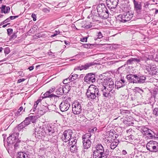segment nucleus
I'll list each match as a JSON object with an SVG mask.
<instances>
[{"label":"nucleus","instance_id":"052dcab7","mask_svg":"<svg viewBox=\"0 0 158 158\" xmlns=\"http://www.w3.org/2000/svg\"><path fill=\"white\" fill-rule=\"evenodd\" d=\"M23 109V107L22 106H21L18 111L20 112Z\"/></svg>","mask_w":158,"mask_h":158},{"label":"nucleus","instance_id":"a211bd4d","mask_svg":"<svg viewBox=\"0 0 158 158\" xmlns=\"http://www.w3.org/2000/svg\"><path fill=\"white\" fill-rule=\"evenodd\" d=\"M136 77L137 75L136 74H129L126 76V78L129 82L133 83L137 82L136 81Z\"/></svg>","mask_w":158,"mask_h":158},{"label":"nucleus","instance_id":"3c124183","mask_svg":"<svg viewBox=\"0 0 158 158\" xmlns=\"http://www.w3.org/2000/svg\"><path fill=\"white\" fill-rule=\"evenodd\" d=\"M92 27V26L91 24H89L88 25H85L84 27L86 29H88L91 28Z\"/></svg>","mask_w":158,"mask_h":158},{"label":"nucleus","instance_id":"39448f33","mask_svg":"<svg viewBox=\"0 0 158 158\" xmlns=\"http://www.w3.org/2000/svg\"><path fill=\"white\" fill-rule=\"evenodd\" d=\"M134 15V13L131 11H128L123 14H121L117 16V21L123 23L126 22L131 20Z\"/></svg>","mask_w":158,"mask_h":158},{"label":"nucleus","instance_id":"5fc2aeb1","mask_svg":"<svg viewBox=\"0 0 158 158\" xmlns=\"http://www.w3.org/2000/svg\"><path fill=\"white\" fill-rule=\"evenodd\" d=\"M25 80L24 78L19 79L18 81V83H19L22 82L23 81Z\"/></svg>","mask_w":158,"mask_h":158},{"label":"nucleus","instance_id":"4468645a","mask_svg":"<svg viewBox=\"0 0 158 158\" xmlns=\"http://www.w3.org/2000/svg\"><path fill=\"white\" fill-rule=\"evenodd\" d=\"M70 107L69 103L67 101L62 102L60 105V109L62 112L67 111Z\"/></svg>","mask_w":158,"mask_h":158},{"label":"nucleus","instance_id":"e2e57ef3","mask_svg":"<svg viewBox=\"0 0 158 158\" xmlns=\"http://www.w3.org/2000/svg\"><path fill=\"white\" fill-rule=\"evenodd\" d=\"M16 37V35L15 34H14L12 35L11 37V39H13L14 38H15Z\"/></svg>","mask_w":158,"mask_h":158},{"label":"nucleus","instance_id":"49530a36","mask_svg":"<svg viewBox=\"0 0 158 158\" xmlns=\"http://www.w3.org/2000/svg\"><path fill=\"white\" fill-rule=\"evenodd\" d=\"M87 37H85L81 38V41L82 42H86L87 41Z\"/></svg>","mask_w":158,"mask_h":158},{"label":"nucleus","instance_id":"58836bf2","mask_svg":"<svg viewBox=\"0 0 158 158\" xmlns=\"http://www.w3.org/2000/svg\"><path fill=\"white\" fill-rule=\"evenodd\" d=\"M133 58H131L130 59L128 60L127 61V64H133L134 63V61L133 60Z\"/></svg>","mask_w":158,"mask_h":158},{"label":"nucleus","instance_id":"9b49d317","mask_svg":"<svg viewBox=\"0 0 158 158\" xmlns=\"http://www.w3.org/2000/svg\"><path fill=\"white\" fill-rule=\"evenodd\" d=\"M118 1V0H106L107 6L110 12L115 9Z\"/></svg>","mask_w":158,"mask_h":158},{"label":"nucleus","instance_id":"393cba45","mask_svg":"<svg viewBox=\"0 0 158 158\" xmlns=\"http://www.w3.org/2000/svg\"><path fill=\"white\" fill-rule=\"evenodd\" d=\"M62 86L64 94H66L68 93L71 89L70 84H66L63 85Z\"/></svg>","mask_w":158,"mask_h":158},{"label":"nucleus","instance_id":"bb28decb","mask_svg":"<svg viewBox=\"0 0 158 158\" xmlns=\"http://www.w3.org/2000/svg\"><path fill=\"white\" fill-rule=\"evenodd\" d=\"M27 154L23 152H19L16 155V158H27Z\"/></svg>","mask_w":158,"mask_h":158},{"label":"nucleus","instance_id":"aec40b11","mask_svg":"<svg viewBox=\"0 0 158 158\" xmlns=\"http://www.w3.org/2000/svg\"><path fill=\"white\" fill-rule=\"evenodd\" d=\"M135 9L137 11H139L142 9V6L140 2H138L135 0H133Z\"/></svg>","mask_w":158,"mask_h":158},{"label":"nucleus","instance_id":"423d86ee","mask_svg":"<svg viewBox=\"0 0 158 158\" xmlns=\"http://www.w3.org/2000/svg\"><path fill=\"white\" fill-rule=\"evenodd\" d=\"M83 104L76 101L72 104V111L73 113L75 114H80L82 110Z\"/></svg>","mask_w":158,"mask_h":158},{"label":"nucleus","instance_id":"b1692460","mask_svg":"<svg viewBox=\"0 0 158 158\" xmlns=\"http://www.w3.org/2000/svg\"><path fill=\"white\" fill-rule=\"evenodd\" d=\"M1 9V13H7L10 11V8L8 6H6L5 5H2Z\"/></svg>","mask_w":158,"mask_h":158},{"label":"nucleus","instance_id":"412c9836","mask_svg":"<svg viewBox=\"0 0 158 158\" xmlns=\"http://www.w3.org/2000/svg\"><path fill=\"white\" fill-rule=\"evenodd\" d=\"M125 85V81L123 79H121L119 81H117L115 82V86L118 88L124 86Z\"/></svg>","mask_w":158,"mask_h":158},{"label":"nucleus","instance_id":"603ef678","mask_svg":"<svg viewBox=\"0 0 158 158\" xmlns=\"http://www.w3.org/2000/svg\"><path fill=\"white\" fill-rule=\"evenodd\" d=\"M18 16H10V20H13L15 19L18 17Z\"/></svg>","mask_w":158,"mask_h":158},{"label":"nucleus","instance_id":"9d476101","mask_svg":"<svg viewBox=\"0 0 158 158\" xmlns=\"http://www.w3.org/2000/svg\"><path fill=\"white\" fill-rule=\"evenodd\" d=\"M146 73L150 75H156L157 73V69L155 65L146 66L145 67Z\"/></svg>","mask_w":158,"mask_h":158},{"label":"nucleus","instance_id":"bf43d9fd","mask_svg":"<svg viewBox=\"0 0 158 158\" xmlns=\"http://www.w3.org/2000/svg\"><path fill=\"white\" fill-rule=\"evenodd\" d=\"M57 35H58L57 33H56V32H55L54 34L52 35H51V37H54V36H56Z\"/></svg>","mask_w":158,"mask_h":158},{"label":"nucleus","instance_id":"2eb2a0df","mask_svg":"<svg viewBox=\"0 0 158 158\" xmlns=\"http://www.w3.org/2000/svg\"><path fill=\"white\" fill-rule=\"evenodd\" d=\"M46 132L44 129H40L38 131L35 132V136L38 139H42L45 137Z\"/></svg>","mask_w":158,"mask_h":158},{"label":"nucleus","instance_id":"ddd939ff","mask_svg":"<svg viewBox=\"0 0 158 158\" xmlns=\"http://www.w3.org/2000/svg\"><path fill=\"white\" fill-rule=\"evenodd\" d=\"M96 64V63L94 62H91L85 64L84 65H82L77 66L76 68H74V70H86L88 69L90 67L93 65H94Z\"/></svg>","mask_w":158,"mask_h":158},{"label":"nucleus","instance_id":"a18cd8bd","mask_svg":"<svg viewBox=\"0 0 158 158\" xmlns=\"http://www.w3.org/2000/svg\"><path fill=\"white\" fill-rule=\"evenodd\" d=\"M97 38L100 39L103 37L102 34L101 32H99L98 33Z\"/></svg>","mask_w":158,"mask_h":158},{"label":"nucleus","instance_id":"09e8293b","mask_svg":"<svg viewBox=\"0 0 158 158\" xmlns=\"http://www.w3.org/2000/svg\"><path fill=\"white\" fill-rule=\"evenodd\" d=\"M21 114L20 112L18 110L15 113V116L16 117L20 116Z\"/></svg>","mask_w":158,"mask_h":158},{"label":"nucleus","instance_id":"ea45409f","mask_svg":"<svg viewBox=\"0 0 158 158\" xmlns=\"http://www.w3.org/2000/svg\"><path fill=\"white\" fill-rule=\"evenodd\" d=\"M4 53L6 54H8L10 52V49L9 48H6L4 49Z\"/></svg>","mask_w":158,"mask_h":158},{"label":"nucleus","instance_id":"f03ea898","mask_svg":"<svg viewBox=\"0 0 158 158\" xmlns=\"http://www.w3.org/2000/svg\"><path fill=\"white\" fill-rule=\"evenodd\" d=\"M96 150L93 152V158H107L109 151L106 149L105 151L103 147L101 144H98L95 147Z\"/></svg>","mask_w":158,"mask_h":158},{"label":"nucleus","instance_id":"37998d69","mask_svg":"<svg viewBox=\"0 0 158 158\" xmlns=\"http://www.w3.org/2000/svg\"><path fill=\"white\" fill-rule=\"evenodd\" d=\"M7 33L8 35H10L13 32V29L11 28H9L7 29Z\"/></svg>","mask_w":158,"mask_h":158},{"label":"nucleus","instance_id":"473e14b6","mask_svg":"<svg viewBox=\"0 0 158 158\" xmlns=\"http://www.w3.org/2000/svg\"><path fill=\"white\" fill-rule=\"evenodd\" d=\"M95 44H84L83 46L84 48H92L94 47Z\"/></svg>","mask_w":158,"mask_h":158},{"label":"nucleus","instance_id":"1a4fd4ad","mask_svg":"<svg viewBox=\"0 0 158 158\" xmlns=\"http://www.w3.org/2000/svg\"><path fill=\"white\" fill-rule=\"evenodd\" d=\"M73 132L71 130H65L61 137L62 141L65 142L69 141L73 136Z\"/></svg>","mask_w":158,"mask_h":158},{"label":"nucleus","instance_id":"774afa93","mask_svg":"<svg viewBox=\"0 0 158 158\" xmlns=\"http://www.w3.org/2000/svg\"><path fill=\"white\" fill-rule=\"evenodd\" d=\"M10 23H8L7 24H5V25H3L2 26V27L4 28V27H6L8 25H9L10 24Z\"/></svg>","mask_w":158,"mask_h":158},{"label":"nucleus","instance_id":"6e6d98bb","mask_svg":"<svg viewBox=\"0 0 158 158\" xmlns=\"http://www.w3.org/2000/svg\"><path fill=\"white\" fill-rule=\"evenodd\" d=\"M150 129H148V131H145L144 132H143V135H147V134H148V132H149V131L150 130Z\"/></svg>","mask_w":158,"mask_h":158},{"label":"nucleus","instance_id":"20e7f679","mask_svg":"<svg viewBox=\"0 0 158 158\" xmlns=\"http://www.w3.org/2000/svg\"><path fill=\"white\" fill-rule=\"evenodd\" d=\"M97 10L99 16L102 19H106L109 17V11L104 4L102 3L98 5L97 7Z\"/></svg>","mask_w":158,"mask_h":158},{"label":"nucleus","instance_id":"f8f14e48","mask_svg":"<svg viewBox=\"0 0 158 158\" xmlns=\"http://www.w3.org/2000/svg\"><path fill=\"white\" fill-rule=\"evenodd\" d=\"M84 80L88 83L94 82L96 80L95 74L93 73H88L85 77Z\"/></svg>","mask_w":158,"mask_h":158},{"label":"nucleus","instance_id":"2f4dec72","mask_svg":"<svg viewBox=\"0 0 158 158\" xmlns=\"http://www.w3.org/2000/svg\"><path fill=\"white\" fill-rule=\"evenodd\" d=\"M118 141L117 140V141H115L114 142H112L110 145V148L112 149H114L117 146L118 144Z\"/></svg>","mask_w":158,"mask_h":158},{"label":"nucleus","instance_id":"0eeeda50","mask_svg":"<svg viewBox=\"0 0 158 158\" xmlns=\"http://www.w3.org/2000/svg\"><path fill=\"white\" fill-rule=\"evenodd\" d=\"M91 135L90 133H87L82 136L83 143L85 149H87L90 147L91 142L89 138H90Z\"/></svg>","mask_w":158,"mask_h":158},{"label":"nucleus","instance_id":"8fccbe9b","mask_svg":"<svg viewBox=\"0 0 158 158\" xmlns=\"http://www.w3.org/2000/svg\"><path fill=\"white\" fill-rule=\"evenodd\" d=\"M42 11L45 13H48L50 11V10L47 8L43 9Z\"/></svg>","mask_w":158,"mask_h":158},{"label":"nucleus","instance_id":"680f3d73","mask_svg":"<svg viewBox=\"0 0 158 158\" xmlns=\"http://www.w3.org/2000/svg\"><path fill=\"white\" fill-rule=\"evenodd\" d=\"M122 153L123 154V155H126V154H127V152L125 150H123L122 152Z\"/></svg>","mask_w":158,"mask_h":158},{"label":"nucleus","instance_id":"4c0bfd02","mask_svg":"<svg viewBox=\"0 0 158 158\" xmlns=\"http://www.w3.org/2000/svg\"><path fill=\"white\" fill-rule=\"evenodd\" d=\"M134 63H139L140 62L141 58L139 57L133 58Z\"/></svg>","mask_w":158,"mask_h":158},{"label":"nucleus","instance_id":"de8ad7c7","mask_svg":"<svg viewBox=\"0 0 158 158\" xmlns=\"http://www.w3.org/2000/svg\"><path fill=\"white\" fill-rule=\"evenodd\" d=\"M38 104L37 103H36L35 102L34 104V106L33 107V112H35V110H36V108L37 107V106H38Z\"/></svg>","mask_w":158,"mask_h":158},{"label":"nucleus","instance_id":"f257e3e1","mask_svg":"<svg viewBox=\"0 0 158 158\" xmlns=\"http://www.w3.org/2000/svg\"><path fill=\"white\" fill-rule=\"evenodd\" d=\"M35 118L34 115L30 116L27 117L23 122L15 127L13 130V133L7 138V141L8 144H13L18 140L19 132L23 129L25 128L26 127L30 124L31 122L34 123Z\"/></svg>","mask_w":158,"mask_h":158},{"label":"nucleus","instance_id":"c756f323","mask_svg":"<svg viewBox=\"0 0 158 158\" xmlns=\"http://www.w3.org/2000/svg\"><path fill=\"white\" fill-rule=\"evenodd\" d=\"M110 82H109V88L110 89V90H112L114 87V81L113 80L111 79H109Z\"/></svg>","mask_w":158,"mask_h":158},{"label":"nucleus","instance_id":"e433bc0d","mask_svg":"<svg viewBox=\"0 0 158 158\" xmlns=\"http://www.w3.org/2000/svg\"><path fill=\"white\" fill-rule=\"evenodd\" d=\"M21 141L19 139L17 140L16 141L15 143L14 147L15 149H17L18 148L19 146V144L20 143Z\"/></svg>","mask_w":158,"mask_h":158},{"label":"nucleus","instance_id":"dca6fc26","mask_svg":"<svg viewBox=\"0 0 158 158\" xmlns=\"http://www.w3.org/2000/svg\"><path fill=\"white\" fill-rule=\"evenodd\" d=\"M43 129L44 130L46 134H48L49 135H52L55 132L53 128L50 125L47 124L46 126L45 125L43 127Z\"/></svg>","mask_w":158,"mask_h":158},{"label":"nucleus","instance_id":"4d7b16f0","mask_svg":"<svg viewBox=\"0 0 158 158\" xmlns=\"http://www.w3.org/2000/svg\"><path fill=\"white\" fill-rule=\"evenodd\" d=\"M34 69V67L33 66H31L30 67H29L28 69L30 71Z\"/></svg>","mask_w":158,"mask_h":158},{"label":"nucleus","instance_id":"c9c22d12","mask_svg":"<svg viewBox=\"0 0 158 158\" xmlns=\"http://www.w3.org/2000/svg\"><path fill=\"white\" fill-rule=\"evenodd\" d=\"M152 113L156 116H158V108H155L153 110Z\"/></svg>","mask_w":158,"mask_h":158},{"label":"nucleus","instance_id":"7ed1b4c3","mask_svg":"<svg viewBox=\"0 0 158 158\" xmlns=\"http://www.w3.org/2000/svg\"><path fill=\"white\" fill-rule=\"evenodd\" d=\"M87 98L90 100H94L98 98L101 96L99 89L97 87L93 85H90L86 94Z\"/></svg>","mask_w":158,"mask_h":158},{"label":"nucleus","instance_id":"79ce46f5","mask_svg":"<svg viewBox=\"0 0 158 158\" xmlns=\"http://www.w3.org/2000/svg\"><path fill=\"white\" fill-rule=\"evenodd\" d=\"M55 89L56 87L54 86H53L48 91L49 93H50V94H51L53 92Z\"/></svg>","mask_w":158,"mask_h":158},{"label":"nucleus","instance_id":"7c9ffc66","mask_svg":"<svg viewBox=\"0 0 158 158\" xmlns=\"http://www.w3.org/2000/svg\"><path fill=\"white\" fill-rule=\"evenodd\" d=\"M78 76V75L77 74H73L72 73L69 77V81H74L77 78Z\"/></svg>","mask_w":158,"mask_h":158},{"label":"nucleus","instance_id":"338daca9","mask_svg":"<svg viewBox=\"0 0 158 158\" xmlns=\"http://www.w3.org/2000/svg\"><path fill=\"white\" fill-rule=\"evenodd\" d=\"M10 18H9L7 19H6L5 20L6 21V23L8 22H9L10 21Z\"/></svg>","mask_w":158,"mask_h":158},{"label":"nucleus","instance_id":"4be33fe9","mask_svg":"<svg viewBox=\"0 0 158 158\" xmlns=\"http://www.w3.org/2000/svg\"><path fill=\"white\" fill-rule=\"evenodd\" d=\"M114 136L111 135H110V136L106 137L104 139V142L106 144L111 143L114 139H113Z\"/></svg>","mask_w":158,"mask_h":158},{"label":"nucleus","instance_id":"c03bdc74","mask_svg":"<svg viewBox=\"0 0 158 158\" xmlns=\"http://www.w3.org/2000/svg\"><path fill=\"white\" fill-rule=\"evenodd\" d=\"M69 81V78H66L65 80H64L63 81V83L64 84H70V82H67V81H69Z\"/></svg>","mask_w":158,"mask_h":158},{"label":"nucleus","instance_id":"f3484780","mask_svg":"<svg viewBox=\"0 0 158 158\" xmlns=\"http://www.w3.org/2000/svg\"><path fill=\"white\" fill-rule=\"evenodd\" d=\"M101 90L103 96L106 98H108L110 96V92L112 90H110V89H108L105 86H103V87L101 88Z\"/></svg>","mask_w":158,"mask_h":158},{"label":"nucleus","instance_id":"c85d7f7f","mask_svg":"<svg viewBox=\"0 0 158 158\" xmlns=\"http://www.w3.org/2000/svg\"><path fill=\"white\" fill-rule=\"evenodd\" d=\"M44 98H52L53 97L55 98L57 96L53 94H51L48 91H47L44 95Z\"/></svg>","mask_w":158,"mask_h":158},{"label":"nucleus","instance_id":"cd10ccee","mask_svg":"<svg viewBox=\"0 0 158 158\" xmlns=\"http://www.w3.org/2000/svg\"><path fill=\"white\" fill-rule=\"evenodd\" d=\"M76 138V137L72 136L69 140V145H71L73 144H76L77 142V140Z\"/></svg>","mask_w":158,"mask_h":158},{"label":"nucleus","instance_id":"a878e982","mask_svg":"<svg viewBox=\"0 0 158 158\" xmlns=\"http://www.w3.org/2000/svg\"><path fill=\"white\" fill-rule=\"evenodd\" d=\"M57 87L58 89H56V92L57 94L62 95L63 94H64L62 86H58Z\"/></svg>","mask_w":158,"mask_h":158},{"label":"nucleus","instance_id":"f704fd0d","mask_svg":"<svg viewBox=\"0 0 158 158\" xmlns=\"http://www.w3.org/2000/svg\"><path fill=\"white\" fill-rule=\"evenodd\" d=\"M148 132V134L147 135L148 137L152 138L153 136V135H154V132L150 129Z\"/></svg>","mask_w":158,"mask_h":158},{"label":"nucleus","instance_id":"13d9d810","mask_svg":"<svg viewBox=\"0 0 158 158\" xmlns=\"http://www.w3.org/2000/svg\"><path fill=\"white\" fill-rule=\"evenodd\" d=\"M41 99H38L35 102L36 103H37L38 105L39 103L41 101Z\"/></svg>","mask_w":158,"mask_h":158},{"label":"nucleus","instance_id":"6ab92c4d","mask_svg":"<svg viewBox=\"0 0 158 158\" xmlns=\"http://www.w3.org/2000/svg\"><path fill=\"white\" fill-rule=\"evenodd\" d=\"M111 78L109 77L105 76L103 78L100 79L98 81L102 83L103 86H106V87L109 86V82H110L109 79Z\"/></svg>","mask_w":158,"mask_h":158},{"label":"nucleus","instance_id":"6e6552de","mask_svg":"<svg viewBox=\"0 0 158 158\" xmlns=\"http://www.w3.org/2000/svg\"><path fill=\"white\" fill-rule=\"evenodd\" d=\"M146 148L147 150L152 152H158V143L150 141L147 144Z\"/></svg>","mask_w":158,"mask_h":158},{"label":"nucleus","instance_id":"864d4df0","mask_svg":"<svg viewBox=\"0 0 158 158\" xmlns=\"http://www.w3.org/2000/svg\"><path fill=\"white\" fill-rule=\"evenodd\" d=\"M31 17L33 19V20L35 21L36 20V15L34 14H32L31 15Z\"/></svg>","mask_w":158,"mask_h":158},{"label":"nucleus","instance_id":"a19ab883","mask_svg":"<svg viewBox=\"0 0 158 158\" xmlns=\"http://www.w3.org/2000/svg\"><path fill=\"white\" fill-rule=\"evenodd\" d=\"M148 129L144 127H142L141 129V132L142 134L146 131H148Z\"/></svg>","mask_w":158,"mask_h":158},{"label":"nucleus","instance_id":"0e129e2a","mask_svg":"<svg viewBox=\"0 0 158 158\" xmlns=\"http://www.w3.org/2000/svg\"><path fill=\"white\" fill-rule=\"evenodd\" d=\"M80 117V118H85L84 115L82 114H80L79 115L78 117Z\"/></svg>","mask_w":158,"mask_h":158},{"label":"nucleus","instance_id":"5701e85b","mask_svg":"<svg viewBox=\"0 0 158 158\" xmlns=\"http://www.w3.org/2000/svg\"><path fill=\"white\" fill-rule=\"evenodd\" d=\"M146 79V77L144 76H140L139 77L137 75L136 79V81H137V82L136 83H143L145 82Z\"/></svg>","mask_w":158,"mask_h":158},{"label":"nucleus","instance_id":"69168bd1","mask_svg":"<svg viewBox=\"0 0 158 158\" xmlns=\"http://www.w3.org/2000/svg\"><path fill=\"white\" fill-rule=\"evenodd\" d=\"M64 43L66 45H69V43L67 41H64Z\"/></svg>","mask_w":158,"mask_h":158},{"label":"nucleus","instance_id":"72a5a7b5","mask_svg":"<svg viewBox=\"0 0 158 158\" xmlns=\"http://www.w3.org/2000/svg\"><path fill=\"white\" fill-rule=\"evenodd\" d=\"M76 144L71 145L72 146L70 147V151L73 152H77V147Z\"/></svg>","mask_w":158,"mask_h":158}]
</instances>
